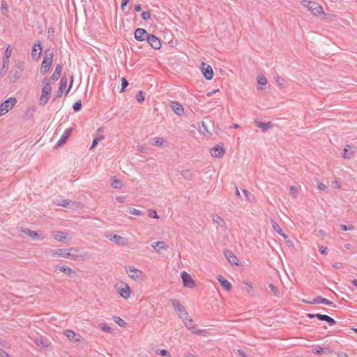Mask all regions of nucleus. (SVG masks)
I'll list each match as a JSON object with an SVG mask.
<instances>
[{"label":"nucleus","instance_id":"obj_52","mask_svg":"<svg viewBox=\"0 0 357 357\" xmlns=\"http://www.w3.org/2000/svg\"><path fill=\"white\" fill-rule=\"evenodd\" d=\"M275 81L281 87H284V86L285 80H284V78L280 77H275Z\"/></svg>","mask_w":357,"mask_h":357},{"label":"nucleus","instance_id":"obj_49","mask_svg":"<svg viewBox=\"0 0 357 357\" xmlns=\"http://www.w3.org/2000/svg\"><path fill=\"white\" fill-rule=\"evenodd\" d=\"M136 98L139 102H143L145 99L144 93L142 91H139L136 96Z\"/></svg>","mask_w":357,"mask_h":357},{"label":"nucleus","instance_id":"obj_55","mask_svg":"<svg viewBox=\"0 0 357 357\" xmlns=\"http://www.w3.org/2000/svg\"><path fill=\"white\" fill-rule=\"evenodd\" d=\"M142 17L144 20H149L151 17L149 11H144L142 13Z\"/></svg>","mask_w":357,"mask_h":357},{"label":"nucleus","instance_id":"obj_53","mask_svg":"<svg viewBox=\"0 0 357 357\" xmlns=\"http://www.w3.org/2000/svg\"><path fill=\"white\" fill-rule=\"evenodd\" d=\"M149 216L152 218H155V219H158L159 218V216L156 212V211L155 210H149Z\"/></svg>","mask_w":357,"mask_h":357},{"label":"nucleus","instance_id":"obj_27","mask_svg":"<svg viewBox=\"0 0 357 357\" xmlns=\"http://www.w3.org/2000/svg\"><path fill=\"white\" fill-rule=\"evenodd\" d=\"M57 268L59 269L60 271H61L63 273H65L66 275H68L70 278H74V276L75 275V271L68 266H58Z\"/></svg>","mask_w":357,"mask_h":357},{"label":"nucleus","instance_id":"obj_46","mask_svg":"<svg viewBox=\"0 0 357 357\" xmlns=\"http://www.w3.org/2000/svg\"><path fill=\"white\" fill-rule=\"evenodd\" d=\"M243 193L245 196L248 201L251 202L254 199L253 195H252L249 191L247 190H243Z\"/></svg>","mask_w":357,"mask_h":357},{"label":"nucleus","instance_id":"obj_32","mask_svg":"<svg viewBox=\"0 0 357 357\" xmlns=\"http://www.w3.org/2000/svg\"><path fill=\"white\" fill-rule=\"evenodd\" d=\"M354 153L351 151V146L346 145L344 149L343 158L345 159H350L353 157Z\"/></svg>","mask_w":357,"mask_h":357},{"label":"nucleus","instance_id":"obj_13","mask_svg":"<svg viewBox=\"0 0 357 357\" xmlns=\"http://www.w3.org/2000/svg\"><path fill=\"white\" fill-rule=\"evenodd\" d=\"M202 71L206 79L211 80L213 77V70L210 65L205 63H202Z\"/></svg>","mask_w":357,"mask_h":357},{"label":"nucleus","instance_id":"obj_64","mask_svg":"<svg viewBox=\"0 0 357 357\" xmlns=\"http://www.w3.org/2000/svg\"><path fill=\"white\" fill-rule=\"evenodd\" d=\"M0 356H1V357H10L8 355V354L3 349H0Z\"/></svg>","mask_w":357,"mask_h":357},{"label":"nucleus","instance_id":"obj_31","mask_svg":"<svg viewBox=\"0 0 357 357\" xmlns=\"http://www.w3.org/2000/svg\"><path fill=\"white\" fill-rule=\"evenodd\" d=\"M54 238L60 242H64L67 238V234L61 231H57L54 234Z\"/></svg>","mask_w":357,"mask_h":357},{"label":"nucleus","instance_id":"obj_4","mask_svg":"<svg viewBox=\"0 0 357 357\" xmlns=\"http://www.w3.org/2000/svg\"><path fill=\"white\" fill-rule=\"evenodd\" d=\"M303 6L307 8V9L312 12L314 15L316 16H325L326 14L324 12L323 7L320 6L317 1H302Z\"/></svg>","mask_w":357,"mask_h":357},{"label":"nucleus","instance_id":"obj_21","mask_svg":"<svg viewBox=\"0 0 357 357\" xmlns=\"http://www.w3.org/2000/svg\"><path fill=\"white\" fill-rule=\"evenodd\" d=\"M72 131H73V129L71 128H67L64 131V132L62 135V136L61 137L60 139L57 142L55 146L59 147V146H61L63 144H64L66 142L69 136L70 135Z\"/></svg>","mask_w":357,"mask_h":357},{"label":"nucleus","instance_id":"obj_19","mask_svg":"<svg viewBox=\"0 0 357 357\" xmlns=\"http://www.w3.org/2000/svg\"><path fill=\"white\" fill-rule=\"evenodd\" d=\"M126 273L130 278L135 280L141 278L142 275V272L134 267H130L128 269H126Z\"/></svg>","mask_w":357,"mask_h":357},{"label":"nucleus","instance_id":"obj_42","mask_svg":"<svg viewBox=\"0 0 357 357\" xmlns=\"http://www.w3.org/2000/svg\"><path fill=\"white\" fill-rule=\"evenodd\" d=\"M114 321L120 326H125L126 325V322L120 317H114Z\"/></svg>","mask_w":357,"mask_h":357},{"label":"nucleus","instance_id":"obj_47","mask_svg":"<svg viewBox=\"0 0 357 357\" xmlns=\"http://www.w3.org/2000/svg\"><path fill=\"white\" fill-rule=\"evenodd\" d=\"M11 52H12L11 47H10V45H8L6 47L3 59H9L10 57L11 56Z\"/></svg>","mask_w":357,"mask_h":357},{"label":"nucleus","instance_id":"obj_29","mask_svg":"<svg viewBox=\"0 0 357 357\" xmlns=\"http://www.w3.org/2000/svg\"><path fill=\"white\" fill-rule=\"evenodd\" d=\"M271 225L273 227V229L280 235H281L284 239L288 238V236L283 233L282 229L278 225V224L273 220V219L271 220Z\"/></svg>","mask_w":357,"mask_h":357},{"label":"nucleus","instance_id":"obj_20","mask_svg":"<svg viewBox=\"0 0 357 357\" xmlns=\"http://www.w3.org/2000/svg\"><path fill=\"white\" fill-rule=\"evenodd\" d=\"M42 51V45L40 42H38L37 43H35L32 51H31V56L35 60H38V59L40 56Z\"/></svg>","mask_w":357,"mask_h":357},{"label":"nucleus","instance_id":"obj_3","mask_svg":"<svg viewBox=\"0 0 357 357\" xmlns=\"http://www.w3.org/2000/svg\"><path fill=\"white\" fill-rule=\"evenodd\" d=\"M24 68V63L22 61H17L10 70V75L8 77L9 81L15 83L22 75Z\"/></svg>","mask_w":357,"mask_h":357},{"label":"nucleus","instance_id":"obj_37","mask_svg":"<svg viewBox=\"0 0 357 357\" xmlns=\"http://www.w3.org/2000/svg\"><path fill=\"white\" fill-rule=\"evenodd\" d=\"M212 219L215 222H216L220 226L223 227L225 225L224 220L218 214H213L212 215Z\"/></svg>","mask_w":357,"mask_h":357},{"label":"nucleus","instance_id":"obj_8","mask_svg":"<svg viewBox=\"0 0 357 357\" xmlns=\"http://www.w3.org/2000/svg\"><path fill=\"white\" fill-rule=\"evenodd\" d=\"M307 317L310 319L317 318V319L323 321L327 322L330 326H333L336 324V321L331 317L328 315L326 314H311V313H307L306 314Z\"/></svg>","mask_w":357,"mask_h":357},{"label":"nucleus","instance_id":"obj_26","mask_svg":"<svg viewBox=\"0 0 357 357\" xmlns=\"http://www.w3.org/2000/svg\"><path fill=\"white\" fill-rule=\"evenodd\" d=\"M151 246L157 252H160L161 250H167L169 246L164 241H156L152 243Z\"/></svg>","mask_w":357,"mask_h":357},{"label":"nucleus","instance_id":"obj_24","mask_svg":"<svg viewBox=\"0 0 357 357\" xmlns=\"http://www.w3.org/2000/svg\"><path fill=\"white\" fill-rule=\"evenodd\" d=\"M224 255L231 264H234V265L238 264V258L236 257V255H234V254L231 251H230L229 250H224Z\"/></svg>","mask_w":357,"mask_h":357},{"label":"nucleus","instance_id":"obj_14","mask_svg":"<svg viewBox=\"0 0 357 357\" xmlns=\"http://www.w3.org/2000/svg\"><path fill=\"white\" fill-rule=\"evenodd\" d=\"M49 255L51 257H60L63 258H68V249L58 248L54 250H50Z\"/></svg>","mask_w":357,"mask_h":357},{"label":"nucleus","instance_id":"obj_10","mask_svg":"<svg viewBox=\"0 0 357 357\" xmlns=\"http://www.w3.org/2000/svg\"><path fill=\"white\" fill-rule=\"evenodd\" d=\"M31 339L36 345L40 346L43 348H47L50 345L49 340L43 337L42 335H36L31 337Z\"/></svg>","mask_w":357,"mask_h":357},{"label":"nucleus","instance_id":"obj_39","mask_svg":"<svg viewBox=\"0 0 357 357\" xmlns=\"http://www.w3.org/2000/svg\"><path fill=\"white\" fill-rule=\"evenodd\" d=\"M181 174L187 180H191L192 178V174L188 169L181 171Z\"/></svg>","mask_w":357,"mask_h":357},{"label":"nucleus","instance_id":"obj_59","mask_svg":"<svg viewBox=\"0 0 357 357\" xmlns=\"http://www.w3.org/2000/svg\"><path fill=\"white\" fill-rule=\"evenodd\" d=\"M244 284H245V290L247 291V292L250 293L252 291V286L251 283L244 282Z\"/></svg>","mask_w":357,"mask_h":357},{"label":"nucleus","instance_id":"obj_23","mask_svg":"<svg viewBox=\"0 0 357 357\" xmlns=\"http://www.w3.org/2000/svg\"><path fill=\"white\" fill-rule=\"evenodd\" d=\"M66 85H67V77L66 76H63L60 80L59 90L57 91L56 96L54 98V100H55L56 98H57L61 97V96L63 93V90L66 87Z\"/></svg>","mask_w":357,"mask_h":357},{"label":"nucleus","instance_id":"obj_16","mask_svg":"<svg viewBox=\"0 0 357 357\" xmlns=\"http://www.w3.org/2000/svg\"><path fill=\"white\" fill-rule=\"evenodd\" d=\"M147 42L155 50H159L161 47L160 40L153 34H150L147 38Z\"/></svg>","mask_w":357,"mask_h":357},{"label":"nucleus","instance_id":"obj_41","mask_svg":"<svg viewBox=\"0 0 357 357\" xmlns=\"http://www.w3.org/2000/svg\"><path fill=\"white\" fill-rule=\"evenodd\" d=\"M289 194L293 198H296L298 194V188L294 185L291 186Z\"/></svg>","mask_w":357,"mask_h":357},{"label":"nucleus","instance_id":"obj_38","mask_svg":"<svg viewBox=\"0 0 357 357\" xmlns=\"http://www.w3.org/2000/svg\"><path fill=\"white\" fill-rule=\"evenodd\" d=\"M323 351H328V352L331 353V350L329 348H328V347L322 348L321 347H316L314 349L313 353L315 354H321Z\"/></svg>","mask_w":357,"mask_h":357},{"label":"nucleus","instance_id":"obj_56","mask_svg":"<svg viewBox=\"0 0 357 357\" xmlns=\"http://www.w3.org/2000/svg\"><path fill=\"white\" fill-rule=\"evenodd\" d=\"M9 59H3V64H2V68L8 70L9 66Z\"/></svg>","mask_w":357,"mask_h":357},{"label":"nucleus","instance_id":"obj_25","mask_svg":"<svg viewBox=\"0 0 357 357\" xmlns=\"http://www.w3.org/2000/svg\"><path fill=\"white\" fill-rule=\"evenodd\" d=\"M217 280H218V282H220V284L222 285V287L226 289L227 291H230L231 289V283L227 280L225 279L224 277H222V275H218L217 277Z\"/></svg>","mask_w":357,"mask_h":357},{"label":"nucleus","instance_id":"obj_28","mask_svg":"<svg viewBox=\"0 0 357 357\" xmlns=\"http://www.w3.org/2000/svg\"><path fill=\"white\" fill-rule=\"evenodd\" d=\"M257 126L261 129L264 132L267 131L269 128L273 127V123L270 121L268 123H264L259 121H255Z\"/></svg>","mask_w":357,"mask_h":357},{"label":"nucleus","instance_id":"obj_15","mask_svg":"<svg viewBox=\"0 0 357 357\" xmlns=\"http://www.w3.org/2000/svg\"><path fill=\"white\" fill-rule=\"evenodd\" d=\"M225 150L223 145H218L211 149V154L215 158H222L225 155Z\"/></svg>","mask_w":357,"mask_h":357},{"label":"nucleus","instance_id":"obj_33","mask_svg":"<svg viewBox=\"0 0 357 357\" xmlns=\"http://www.w3.org/2000/svg\"><path fill=\"white\" fill-rule=\"evenodd\" d=\"M20 231L22 233H24L25 234H27L29 236H30L32 238H35L38 236V234L36 231L31 230L28 228L22 227L20 229Z\"/></svg>","mask_w":357,"mask_h":357},{"label":"nucleus","instance_id":"obj_36","mask_svg":"<svg viewBox=\"0 0 357 357\" xmlns=\"http://www.w3.org/2000/svg\"><path fill=\"white\" fill-rule=\"evenodd\" d=\"M111 180L112 181V186L115 188V189H121L122 187H123V184L121 183V181L119 179L116 178V176H112L111 178Z\"/></svg>","mask_w":357,"mask_h":357},{"label":"nucleus","instance_id":"obj_12","mask_svg":"<svg viewBox=\"0 0 357 357\" xmlns=\"http://www.w3.org/2000/svg\"><path fill=\"white\" fill-rule=\"evenodd\" d=\"M181 278L183 280V285L186 287L192 288L195 287V281L190 274L185 271L181 273Z\"/></svg>","mask_w":357,"mask_h":357},{"label":"nucleus","instance_id":"obj_30","mask_svg":"<svg viewBox=\"0 0 357 357\" xmlns=\"http://www.w3.org/2000/svg\"><path fill=\"white\" fill-rule=\"evenodd\" d=\"M62 70L61 65L59 64L56 66L54 73L52 75L50 79L53 81H56L61 77Z\"/></svg>","mask_w":357,"mask_h":357},{"label":"nucleus","instance_id":"obj_22","mask_svg":"<svg viewBox=\"0 0 357 357\" xmlns=\"http://www.w3.org/2000/svg\"><path fill=\"white\" fill-rule=\"evenodd\" d=\"M170 107L178 116H182L184 114L183 107L178 102H171Z\"/></svg>","mask_w":357,"mask_h":357},{"label":"nucleus","instance_id":"obj_6","mask_svg":"<svg viewBox=\"0 0 357 357\" xmlns=\"http://www.w3.org/2000/svg\"><path fill=\"white\" fill-rule=\"evenodd\" d=\"M17 102V100L15 98H9L8 99L3 101L0 105V113L1 116L7 113L9 110L12 109L13 107Z\"/></svg>","mask_w":357,"mask_h":357},{"label":"nucleus","instance_id":"obj_62","mask_svg":"<svg viewBox=\"0 0 357 357\" xmlns=\"http://www.w3.org/2000/svg\"><path fill=\"white\" fill-rule=\"evenodd\" d=\"M317 187L320 190H325L326 189V185H324L320 181L317 182Z\"/></svg>","mask_w":357,"mask_h":357},{"label":"nucleus","instance_id":"obj_54","mask_svg":"<svg viewBox=\"0 0 357 357\" xmlns=\"http://www.w3.org/2000/svg\"><path fill=\"white\" fill-rule=\"evenodd\" d=\"M1 10L3 15H6V13L8 12L6 1H1Z\"/></svg>","mask_w":357,"mask_h":357},{"label":"nucleus","instance_id":"obj_35","mask_svg":"<svg viewBox=\"0 0 357 357\" xmlns=\"http://www.w3.org/2000/svg\"><path fill=\"white\" fill-rule=\"evenodd\" d=\"M79 257L78 250L75 248H70L68 249V258L71 259H77Z\"/></svg>","mask_w":357,"mask_h":357},{"label":"nucleus","instance_id":"obj_44","mask_svg":"<svg viewBox=\"0 0 357 357\" xmlns=\"http://www.w3.org/2000/svg\"><path fill=\"white\" fill-rule=\"evenodd\" d=\"M128 85V82L125 77L121 78V88L120 92H123L126 90V88Z\"/></svg>","mask_w":357,"mask_h":357},{"label":"nucleus","instance_id":"obj_43","mask_svg":"<svg viewBox=\"0 0 357 357\" xmlns=\"http://www.w3.org/2000/svg\"><path fill=\"white\" fill-rule=\"evenodd\" d=\"M73 109L74 112H79L82 109V102L80 100L76 101L73 104Z\"/></svg>","mask_w":357,"mask_h":357},{"label":"nucleus","instance_id":"obj_18","mask_svg":"<svg viewBox=\"0 0 357 357\" xmlns=\"http://www.w3.org/2000/svg\"><path fill=\"white\" fill-rule=\"evenodd\" d=\"M120 296L123 298H128L130 296V289L127 284H122L117 289Z\"/></svg>","mask_w":357,"mask_h":357},{"label":"nucleus","instance_id":"obj_57","mask_svg":"<svg viewBox=\"0 0 357 357\" xmlns=\"http://www.w3.org/2000/svg\"><path fill=\"white\" fill-rule=\"evenodd\" d=\"M202 126L199 127V129H200V131L202 132V133H205V132H208V130H207V128H206V124L204 121H202V123H201Z\"/></svg>","mask_w":357,"mask_h":357},{"label":"nucleus","instance_id":"obj_40","mask_svg":"<svg viewBox=\"0 0 357 357\" xmlns=\"http://www.w3.org/2000/svg\"><path fill=\"white\" fill-rule=\"evenodd\" d=\"M127 212L129 213L130 214L138 215V216L143 215L142 211H141L138 209H136V208H128L127 210Z\"/></svg>","mask_w":357,"mask_h":357},{"label":"nucleus","instance_id":"obj_17","mask_svg":"<svg viewBox=\"0 0 357 357\" xmlns=\"http://www.w3.org/2000/svg\"><path fill=\"white\" fill-rule=\"evenodd\" d=\"M64 334L70 342H79L81 341V336L75 333L73 330H66Z\"/></svg>","mask_w":357,"mask_h":357},{"label":"nucleus","instance_id":"obj_50","mask_svg":"<svg viewBox=\"0 0 357 357\" xmlns=\"http://www.w3.org/2000/svg\"><path fill=\"white\" fill-rule=\"evenodd\" d=\"M100 328H101L103 331H105V332H107V333H111L112 332V329L109 326H107V325H106V324H101L100 325Z\"/></svg>","mask_w":357,"mask_h":357},{"label":"nucleus","instance_id":"obj_51","mask_svg":"<svg viewBox=\"0 0 357 357\" xmlns=\"http://www.w3.org/2000/svg\"><path fill=\"white\" fill-rule=\"evenodd\" d=\"M104 137L103 136H100L99 137H96L95 138L93 142H92V144H91V148L90 149H93L97 144Z\"/></svg>","mask_w":357,"mask_h":357},{"label":"nucleus","instance_id":"obj_61","mask_svg":"<svg viewBox=\"0 0 357 357\" xmlns=\"http://www.w3.org/2000/svg\"><path fill=\"white\" fill-rule=\"evenodd\" d=\"M268 287L275 295H277L278 289L273 284H269Z\"/></svg>","mask_w":357,"mask_h":357},{"label":"nucleus","instance_id":"obj_60","mask_svg":"<svg viewBox=\"0 0 357 357\" xmlns=\"http://www.w3.org/2000/svg\"><path fill=\"white\" fill-rule=\"evenodd\" d=\"M319 250L320 251V252L323 255H326L328 253L327 252V248L326 247H324L323 245H319Z\"/></svg>","mask_w":357,"mask_h":357},{"label":"nucleus","instance_id":"obj_1","mask_svg":"<svg viewBox=\"0 0 357 357\" xmlns=\"http://www.w3.org/2000/svg\"><path fill=\"white\" fill-rule=\"evenodd\" d=\"M52 88L48 78H45L43 80L42 93L39 100L40 105H45L48 102L51 95Z\"/></svg>","mask_w":357,"mask_h":357},{"label":"nucleus","instance_id":"obj_9","mask_svg":"<svg viewBox=\"0 0 357 357\" xmlns=\"http://www.w3.org/2000/svg\"><path fill=\"white\" fill-rule=\"evenodd\" d=\"M302 302L308 303V304H311V305L319 304V303L325 304V305H329V306H331L333 305V303L332 301L328 300L327 298H323L321 296H317L312 301H307V300L303 299L302 301Z\"/></svg>","mask_w":357,"mask_h":357},{"label":"nucleus","instance_id":"obj_58","mask_svg":"<svg viewBox=\"0 0 357 357\" xmlns=\"http://www.w3.org/2000/svg\"><path fill=\"white\" fill-rule=\"evenodd\" d=\"M340 229L342 230V231H348V230H352L354 229V227L352 225H349V226H347V225H340Z\"/></svg>","mask_w":357,"mask_h":357},{"label":"nucleus","instance_id":"obj_63","mask_svg":"<svg viewBox=\"0 0 357 357\" xmlns=\"http://www.w3.org/2000/svg\"><path fill=\"white\" fill-rule=\"evenodd\" d=\"M158 354L162 356H166L169 355V352L166 349L158 350Z\"/></svg>","mask_w":357,"mask_h":357},{"label":"nucleus","instance_id":"obj_5","mask_svg":"<svg viewBox=\"0 0 357 357\" xmlns=\"http://www.w3.org/2000/svg\"><path fill=\"white\" fill-rule=\"evenodd\" d=\"M172 304L176 312L179 313L178 316L182 320L187 319L188 317V312L185 310L184 306L181 303L178 299H172Z\"/></svg>","mask_w":357,"mask_h":357},{"label":"nucleus","instance_id":"obj_34","mask_svg":"<svg viewBox=\"0 0 357 357\" xmlns=\"http://www.w3.org/2000/svg\"><path fill=\"white\" fill-rule=\"evenodd\" d=\"M109 239L119 245H123L125 244V238L116 234H114L112 236H111Z\"/></svg>","mask_w":357,"mask_h":357},{"label":"nucleus","instance_id":"obj_11","mask_svg":"<svg viewBox=\"0 0 357 357\" xmlns=\"http://www.w3.org/2000/svg\"><path fill=\"white\" fill-rule=\"evenodd\" d=\"M149 36L150 34L146 31V30L142 28L137 29L134 33L135 38L138 41L147 40V38H149Z\"/></svg>","mask_w":357,"mask_h":357},{"label":"nucleus","instance_id":"obj_48","mask_svg":"<svg viewBox=\"0 0 357 357\" xmlns=\"http://www.w3.org/2000/svg\"><path fill=\"white\" fill-rule=\"evenodd\" d=\"M163 144V139L160 137H156L153 139L152 144L155 146H162Z\"/></svg>","mask_w":357,"mask_h":357},{"label":"nucleus","instance_id":"obj_7","mask_svg":"<svg viewBox=\"0 0 357 357\" xmlns=\"http://www.w3.org/2000/svg\"><path fill=\"white\" fill-rule=\"evenodd\" d=\"M183 321L187 328L191 331L192 333L202 336H205L206 335L207 332L205 330H195L194 321L192 319L189 318V316L188 317L187 319H184V320Z\"/></svg>","mask_w":357,"mask_h":357},{"label":"nucleus","instance_id":"obj_45","mask_svg":"<svg viewBox=\"0 0 357 357\" xmlns=\"http://www.w3.org/2000/svg\"><path fill=\"white\" fill-rule=\"evenodd\" d=\"M257 82L259 85L264 86L266 84L267 79L264 75L258 77Z\"/></svg>","mask_w":357,"mask_h":357},{"label":"nucleus","instance_id":"obj_2","mask_svg":"<svg viewBox=\"0 0 357 357\" xmlns=\"http://www.w3.org/2000/svg\"><path fill=\"white\" fill-rule=\"evenodd\" d=\"M53 58V52L50 49L46 50L44 53V57L40 67V73L42 75H45L48 73L50 66L52 64Z\"/></svg>","mask_w":357,"mask_h":357}]
</instances>
